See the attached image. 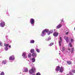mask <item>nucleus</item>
Instances as JSON below:
<instances>
[{"mask_svg": "<svg viewBox=\"0 0 75 75\" xmlns=\"http://www.w3.org/2000/svg\"><path fill=\"white\" fill-rule=\"evenodd\" d=\"M4 45L5 47H8V46L9 45V44L4 43Z\"/></svg>", "mask_w": 75, "mask_h": 75, "instance_id": "nucleus-23", "label": "nucleus"}, {"mask_svg": "<svg viewBox=\"0 0 75 75\" xmlns=\"http://www.w3.org/2000/svg\"><path fill=\"white\" fill-rule=\"evenodd\" d=\"M51 37H49L47 38V41H50L51 40Z\"/></svg>", "mask_w": 75, "mask_h": 75, "instance_id": "nucleus-28", "label": "nucleus"}, {"mask_svg": "<svg viewBox=\"0 0 75 75\" xmlns=\"http://www.w3.org/2000/svg\"><path fill=\"white\" fill-rule=\"evenodd\" d=\"M62 38H61V37H60L59 39V45L60 47H61V42H62Z\"/></svg>", "mask_w": 75, "mask_h": 75, "instance_id": "nucleus-9", "label": "nucleus"}, {"mask_svg": "<svg viewBox=\"0 0 75 75\" xmlns=\"http://www.w3.org/2000/svg\"><path fill=\"white\" fill-rule=\"evenodd\" d=\"M8 50V47H6L4 48V50H5V51H7V50Z\"/></svg>", "mask_w": 75, "mask_h": 75, "instance_id": "nucleus-25", "label": "nucleus"}, {"mask_svg": "<svg viewBox=\"0 0 75 75\" xmlns=\"http://www.w3.org/2000/svg\"><path fill=\"white\" fill-rule=\"evenodd\" d=\"M30 64H31V63L30 62H29V63H28V64L29 65H30Z\"/></svg>", "mask_w": 75, "mask_h": 75, "instance_id": "nucleus-41", "label": "nucleus"}, {"mask_svg": "<svg viewBox=\"0 0 75 75\" xmlns=\"http://www.w3.org/2000/svg\"><path fill=\"white\" fill-rule=\"evenodd\" d=\"M32 75H35V74H32Z\"/></svg>", "mask_w": 75, "mask_h": 75, "instance_id": "nucleus-44", "label": "nucleus"}, {"mask_svg": "<svg viewBox=\"0 0 75 75\" xmlns=\"http://www.w3.org/2000/svg\"><path fill=\"white\" fill-rule=\"evenodd\" d=\"M67 64H69V65H71V64H72V62H71L70 61H68L67 62Z\"/></svg>", "mask_w": 75, "mask_h": 75, "instance_id": "nucleus-24", "label": "nucleus"}, {"mask_svg": "<svg viewBox=\"0 0 75 75\" xmlns=\"http://www.w3.org/2000/svg\"><path fill=\"white\" fill-rule=\"evenodd\" d=\"M54 45V43L53 42H52L50 43V44L49 45V46H50V47H51L52 45Z\"/></svg>", "mask_w": 75, "mask_h": 75, "instance_id": "nucleus-27", "label": "nucleus"}, {"mask_svg": "<svg viewBox=\"0 0 75 75\" xmlns=\"http://www.w3.org/2000/svg\"><path fill=\"white\" fill-rule=\"evenodd\" d=\"M28 68L26 67H24L23 72H28Z\"/></svg>", "mask_w": 75, "mask_h": 75, "instance_id": "nucleus-8", "label": "nucleus"}, {"mask_svg": "<svg viewBox=\"0 0 75 75\" xmlns=\"http://www.w3.org/2000/svg\"><path fill=\"white\" fill-rule=\"evenodd\" d=\"M66 35H68V32H66Z\"/></svg>", "mask_w": 75, "mask_h": 75, "instance_id": "nucleus-39", "label": "nucleus"}, {"mask_svg": "<svg viewBox=\"0 0 75 75\" xmlns=\"http://www.w3.org/2000/svg\"><path fill=\"white\" fill-rule=\"evenodd\" d=\"M72 72L73 73H75V70L74 69H73L72 71Z\"/></svg>", "mask_w": 75, "mask_h": 75, "instance_id": "nucleus-33", "label": "nucleus"}, {"mask_svg": "<svg viewBox=\"0 0 75 75\" xmlns=\"http://www.w3.org/2000/svg\"><path fill=\"white\" fill-rule=\"evenodd\" d=\"M36 75H41V74L39 72H38L36 74Z\"/></svg>", "mask_w": 75, "mask_h": 75, "instance_id": "nucleus-32", "label": "nucleus"}, {"mask_svg": "<svg viewBox=\"0 0 75 75\" xmlns=\"http://www.w3.org/2000/svg\"><path fill=\"white\" fill-rule=\"evenodd\" d=\"M27 55H28V53L26 52H24L22 54V56L23 58L25 59L27 58Z\"/></svg>", "mask_w": 75, "mask_h": 75, "instance_id": "nucleus-3", "label": "nucleus"}, {"mask_svg": "<svg viewBox=\"0 0 75 75\" xmlns=\"http://www.w3.org/2000/svg\"><path fill=\"white\" fill-rule=\"evenodd\" d=\"M0 58H1V57H0Z\"/></svg>", "mask_w": 75, "mask_h": 75, "instance_id": "nucleus-49", "label": "nucleus"}, {"mask_svg": "<svg viewBox=\"0 0 75 75\" xmlns=\"http://www.w3.org/2000/svg\"><path fill=\"white\" fill-rule=\"evenodd\" d=\"M0 25L1 27H4L5 26V23L3 21L1 22Z\"/></svg>", "mask_w": 75, "mask_h": 75, "instance_id": "nucleus-6", "label": "nucleus"}, {"mask_svg": "<svg viewBox=\"0 0 75 75\" xmlns=\"http://www.w3.org/2000/svg\"><path fill=\"white\" fill-rule=\"evenodd\" d=\"M36 71L35 68L33 67L31 69H30L29 71L30 74H33V73H35Z\"/></svg>", "mask_w": 75, "mask_h": 75, "instance_id": "nucleus-1", "label": "nucleus"}, {"mask_svg": "<svg viewBox=\"0 0 75 75\" xmlns=\"http://www.w3.org/2000/svg\"><path fill=\"white\" fill-rule=\"evenodd\" d=\"M62 24L60 23L59 25H58L56 27L57 29H59V28H60L62 26Z\"/></svg>", "mask_w": 75, "mask_h": 75, "instance_id": "nucleus-11", "label": "nucleus"}, {"mask_svg": "<svg viewBox=\"0 0 75 75\" xmlns=\"http://www.w3.org/2000/svg\"><path fill=\"white\" fill-rule=\"evenodd\" d=\"M9 48H11V45H9Z\"/></svg>", "mask_w": 75, "mask_h": 75, "instance_id": "nucleus-40", "label": "nucleus"}, {"mask_svg": "<svg viewBox=\"0 0 75 75\" xmlns=\"http://www.w3.org/2000/svg\"><path fill=\"white\" fill-rule=\"evenodd\" d=\"M69 45L70 47H72V45L71 44V42H69Z\"/></svg>", "mask_w": 75, "mask_h": 75, "instance_id": "nucleus-29", "label": "nucleus"}, {"mask_svg": "<svg viewBox=\"0 0 75 75\" xmlns=\"http://www.w3.org/2000/svg\"><path fill=\"white\" fill-rule=\"evenodd\" d=\"M61 22H62V21H63V20H61Z\"/></svg>", "mask_w": 75, "mask_h": 75, "instance_id": "nucleus-43", "label": "nucleus"}, {"mask_svg": "<svg viewBox=\"0 0 75 75\" xmlns=\"http://www.w3.org/2000/svg\"><path fill=\"white\" fill-rule=\"evenodd\" d=\"M3 45V42H0V46L1 47H2Z\"/></svg>", "mask_w": 75, "mask_h": 75, "instance_id": "nucleus-26", "label": "nucleus"}, {"mask_svg": "<svg viewBox=\"0 0 75 75\" xmlns=\"http://www.w3.org/2000/svg\"><path fill=\"white\" fill-rule=\"evenodd\" d=\"M74 47H72L71 49V54H74Z\"/></svg>", "mask_w": 75, "mask_h": 75, "instance_id": "nucleus-16", "label": "nucleus"}, {"mask_svg": "<svg viewBox=\"0 0 75 75\" xmlns=\"http://www.w3.org/2000/svg\"><path fill=\"white\" fill-rule=\"evenodd\" d=\"M64 71V67H60L59 69L60 72H63V71Z\"/></svg>", "mask_w": 75, "mask_h": 75, "instance_id": "nucleus-10", "label": "nucleus"}, {"mask_svg": "<svg viewBox=\"0 0 75 75\" xmlns=\"http://www.w3.org/2000/svg\"><path fill=\"white\" fill-rule=\"evenodd\" d=\"M28 61H30V60H28Z\"/></svg>", "mask_w": 75, "mask_h": 75, "instance_id": "nucleus-48", "label": "nucleus"}, {"mask_svg": "<svg viewBox=\"0 0 75 75\" xmlns=\"http://www.w3.org/2000/svg\"><path fill=\"white\" fill-rule=\"evenodd\" d=\"M60 50H61V47H60Z\"/></svg>", "mask_w": 75, "mask_h": 75, "instance_id": "nucleus-46", "label": "nucleus"}, {"mask_svg": "<svg viewBox=\"0 0 75 75\" xmlns=\"http://www.w3.org/2000/svg\"><path fill=\"white\" fill-rule=\"evenodd\" d=\"M35 49H36V51L38 53H40V50L39 49L36 48H35Z\"/></svg>", "mask_w": 75, "mask_h": 75, "instance_id": "nucleus-20", "label": "nucleus"}, {"mask_svg": "<svg viewBox=\"0 0 75 75\" xmlns=\"http://www.w3.org/2000/svg\"><path fill=\"white\" fill-rule=\"evenodd\" d=\"M64 39L66 40L67 42L68 43L69 42V38H68V37L67 36H64Z\"/></svg>", "mask_w": 75, "mask_h": 75, "instance_id": "nucleus-5", "label": "nucleus"}, {"mask_svg": "<svg viewBox=\"0 0 75 75\" xmlns=\"http://www.w3.org/2000/svg\"><path fill=\"white\" fill-rule=\"evenodd\" d=\"M6 38L7 39H8V35L6 36Z\"/></svg>", "mask_w": 75, "mask_h": 75, "instance_id": "nucleus-38", "label": "nucleus"}, {"mask_svg": "<svg viewBox=\"0 0 75 75\" xmlns=\"http://www.w3.org/2000/svg\"><path fill=\"white\" fill-rule=\"evenodd\" d=\"M59 54L60 55L61 54V53H59Z\"/></svg>", "mask_w": 75, "mask_h": 75, "instance_id": "nucleus-45", "label": "nucleus"}, {"mask_svg": "<svg viewBox=\"0 0 75 75\" xmlns=\"http://www.w3.org/2000/svg\"><path fill=\"white\" fill-rule=\"evenodd\" d=\"M49 32H50L51 34H52V33H53V30H50L49 31Z\"/></svg>", "mask_w": 75, "mask_h": 75, "instance_id": "nucleus-31", "label": "nucleus"}, {"mask_svg": "<svg viewBox=\"0 0 75 75\" xmlns=\"http://www.w3.org/2000/svg\"><path fill=\"white\" fill-rule=\"evenodd\" d=\"M45 35H46V33H45L44 30H43L41 34V36H42V37H44V36Z\"/></svg>", "mask_w": 75, "mask_h": 75, "instance_id": "nucleus-12", "label": "nucleus"}, {"mask_svg": "<svg viewBox=\"0 0 75 75\" xmlns=\"http://www.w3.org/2000/svg\"><path fill=\"white\" fill-rule=\"evenodd\" d=\"M34 50L33 49H32L30 50V53H34Z\"/></svg>", "mask_w": 75, "mask_h": 75, "instance_id": "nucleus-21", "label": "nucleus"}, {"mask_svg": "<svg viewBox=\"0 0 75 75\" xmlns=\"http://www.w3.org/2000/svg\"><path fill=\"white\" fill-rule=\"evenodd\" d=\"M55 29L54 30V31H55Z\"/></svg>", "mask_w": 75, "mask_h": 75, "instance_id": "nucleus-47", "label": "nucleus"}, {"mask_svg": "<svg viewBox=\"0 0 75 75\" xmlns=\"http://www.w3.org/2000/svg\"><path fill=\"white\" fill-rule=\"evenodd\" d=\"M5 75L3 71L0 74V75Z\"/></svg>", "mask_w": 75, "mask_h": 75, "instance_id": "nucleus-30", "label": "nucleus"}, {"mask_svg": "<svg viewBox=\"0 0 75 75\" xmlns=\"http://www.w3.org/2000/svg\"><path fill=\"white\" fill-rule=\"evenodd\" d=\"M62 50L63 51H64L65 50V47H63Z\"/></svg>", "mask_w": 75, "mask_h": 75, "instance_id": "nucleus-36", "label": "nucleus"}, {"mask_svg": "<svg viewBox=\"0 0 75 75\" xmlns=\"http://www.w3.org/2000/svg\"><path fill=\"white\" fill-rule=\"evenodd\" d=\"M28 58H31V54L30 53H29L28 55Z\"/></svg>", "mask_w": 75, "mask_h": 75, "instance_id": "nucleus-22", "label": "nucleus"}, {"mask_svg": "<svg viewBox=\"0 0 75 75\" xmlns=\"http://www.w3.org/2000/svg\"><path fill=\"white\" fill-rule=\"evenodd\" d=\"M50 34H51V33L49 32V33H47V35H50Z\"/></svg>", "mask_w": 75, "mask_h": 75, "instance_id": "nucleus-37", "label": "nucleus"}, {"mask_svg": "<svg viewBox=\"0 0 75 75\" xmlns=\"http://www.w3.org/2000/svg\"><path fill=\"white\" fill-rule=\"evenodd\" d=\"M35 42L34 40H30V43H31V44H34Z\"/></svg>", "mask_w": 75, "mask_h": 75, "instance_id": "nucleus-19", "label": "nucleus"}, {"mask_svg": "<svg viewBox=\"0 0 75 75\" xmlns=\"http://www.w3.org/2000/svg\"><path fill=\"white\" fill-rule=\"evenodd\" d=\"M9 59L11 62H13L15 59V57L14 55H12L9 57Z\"/></svg>", "mask_w": 75, "mask_h": 75, "instance_id": "nucleus-4", "label": "nucleus"}, {"mask_svg": "<svg viewBox=\"0 0 75 75\" xmlns=\"http://www.w3.org/2000/svg\"><path fill=\"white\" fill-rule=\"evenodd\" d=\"M30 22L31 24V26L33 27L34 26V23H35V20L33 18H31L30 20Z\"/></svg>", "mask_w": 75, "mask_h": 75, "instance_id": "nucleus-2", "label": "nucleus"}, {"mask_svg": "<svg viewBox=\"0 0 75 75\" xmlns=\"http://www.w3.org/2000/svg\"><path fill=\"white\" fill-rule=\"evenodd\" d=\"M31 60L32 62H34L35 61V59L34 57H33L31 58Z\"/></svg>", "mask_w": 75, "mask_h": 75, "instance_id": "nucleus-14", "label": "nucleus"}, {"mask_svg": "<svg viewBox=\"0 0 75 75\" xmlns=\"http://www.w3.org/2000/svg\"><path fill=\"white\" fill-rule=\"evenodd\" d=\"M58 34H59V33L56 32H54L53 34L54 37H57L58 35Z\"/></svg>", "mask_w": 75, "mask_h": 75, "instance_id": "nucleus-7", "label": "nucleus"}, {"mask_svg": "<svg viewBox=\"0 0 75 75\" xmlns=\"http://www.w3.org/2000/svg\"><path fill=\"white\" fill-rule=\"evenodd\" d=\"M32 56L33 58H36L37 57V54L35 53H33L32 54Z\"/></svg>", "mask_w": 75, "mask_h": 75, "instance_id": "nucleus-13", "label": "nucleus"}, {"mask_svg": "<svg viewBox=\"0 0 75 75\" xmlns=\"http://www.w3.org/2000/svg\"><path fill=\"white\" fill-rule=\"evenodd\" d=\"M43 30L45 32V33H48V32H49V30L48 29H46Z\"/></svg>", "mask_w": 75, "mask_h": 75, "instance_id": "nucleus-18", "label": "nucleus"}, {"mask_svg": "<svg viewBox=\"0 0 75 75\" xmlns=\"http://www.w3.org/2000/svg\"><path fill=\"white\" fill-rule=\"evenodd\" d=\"M6 14H8V12H7Z\"/></svg>", "mask_w": 75, "mask_h": 75, "instance_id": "nucleus-42", "label": "nucleus"}, {"mask_svg": "<svg viewBox=\"0 0 75 75\" xmlns=\"http://www.w3.org/2000/svg\"><path fill=\"white\" fill-rule=\"evenodd\" d=\"M59 69H60V67L59 66H57L55 69V71H58L59 70Z\"/></svg>", "mask_w": 75, "mask_h": 75, "instance_id": "nucleus-15", "label": "nucleus"}, {"mask_svg": "<svg viewBox=\"0 0 75 75\" xmlns=\"http://www.w3.org/2000/svg\"><path fill=\"white\" fill-rule=\"evenodd\" d=\"M68 51H71V49L69 47H68L67 49Z\"/></svg>", "mask_w": 75, "mask_h": 75, "instance_id": "nucleus-35", "label": "nucleus"}, {"mask_svg": "<svg viewBox=\"0 0 75 75\" xmlns=\"http://www.w3.org/2000/svg\"><path fill=\"white\" fill-rule=\"evenodd\" d=\"M74 41V40L72 39H71V42H73V41Z\"/></svg>", "mask_w": 75, "mask_h": 75, "instance_id": "nucleus-34", "label": "nucleus"}, {"mask_svg": "<svg viewBox=\"0 0 75 75\" xmlns=\"http://www.w3.org/2000/svg\"><path fill=\"white\" fill-rule=\"evenodd\" d=\"M6 62H7L6 61V60H3L2 62V64H6Z\"/></svg>", "mask_w": 75, "mask_h": 75, "instance_id": "nucleus-17", "label": "nucleus"}]
</instances>
